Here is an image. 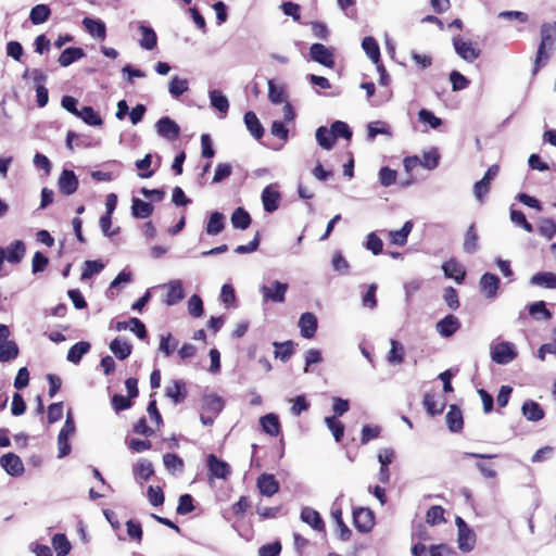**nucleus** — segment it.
Listing matches in <instances>:
<instances>
[{"label": "nucleus", "instance_id": "nucleus-1", "mask_svg": "<svg viewBox=\"0 0 556 556\" xmlns=\"http://www.w3.org/2000/svg\"><path fill=\"white\" fill-rule=\"evenodd\" d=\"M540 45L536 51L533 74L535 75L543 65L547 63L551 56V51L554 50L556 42V24L544 23L540 29Z\"/></svg>", "mask_w": 556, "mask_h": 556}, {"label": "nucleus", "instance_id": "nucleus-2", "mask_svg": "<svg viewBox=\"0 0 556 556\" xmlns=\"http://www.w3.org/2000/svg\"><path fill=\"white\" fill-rule=\"evenodd\" d=\"M353 525L362 533L371 531L375 526V515L369 508L359 507L353 511Z\"/></svg>", "mask_w": 556, "mask_h": 556}, {"label": "nucleus", "instance_id": "nucleus-3", "mask_svg": "<svg viewBox=\"0 0 556 556\" xmlns=\"http://www.w3.org/2000/svg\"><path fill=\"white\" fill-rule=\"evenodd\" d=\"M453 46L456 53L467 62H472L480 55V49L473 42L464 40L459 36L453 38Z\"/></svg>", "mask_w": 556, "mask_h": 556}, {"label": "nucleus", "instance_id": "nucleus-4", "mask_svg": "<svg viewBox=\"0 0 556 556\" xmlns=\"http://www.w3.org/2000/svg\"><path fill=\"white\" fill-rule=\"evenodd\" d=\"M162 289L165 290L163 303L168 306L179 303L185 298L182 282L178 279L170 280L169 282L163 285Z\"/></svg>", "mask_w": 556, "mask_h": 556}, {"label": "nucleus", "instance_id": "nucleus-5", "mask_svg": "<svg viewBox=\"0 0 556 556\" xmlns=\"http://www.w3.org/2000/svg\"><path fill=\"white\" fill-rule=\"evenodd\" d=\"M311 59L326 67L334 66L333 52L323 43H313L309 48Z\"/></svg>", "mask_w": 556, "mask_h": 556}, {"label": "nucleus", "instance_id": "nucleus-6", "mask_svg": "<svg viewBox=\"0 0 556 556\" xmlns=\"http://www.w3.org/2000/svg\"><path fill=\"white\" fill-rule=\"evenodd\" d=\"M0 465L5 472L12 477H20L25 471L21 457L14 453H7L2 455L0 457Z\"/></svg>", "mask_w": 556, "mask_h": 556}, {"label": "nucleus", "instance_id": "nucleus-7", "mask_svg": "<svg viewBox=\"0 0 556 556\" xmlns=\"http://www.w3.org/2000/svg\"><path fill=\"white\" fill-rule=\"evenodd\" d=\"M155 126L156 131L161 137L169 141L177 140L179 138L180 127L175 121H173L168 116L160 118Z\"/></svg>", "mask_w": 556, "mask_h": 556}, {"label": "nucleus", "instance_id": "nucleus-8", "mask_svg": "<svg viewBox=\"0 0 556 556\" xmlns=\"http://www.w3.org/2000/svg\"><path fill=\"white\" fill-rule=\"evenodd\" d=\"M287 291L288 285L280 281H274L271 287L263 286L261 288L264 301H273L276 303H282L285 301Z\"/></svg>", "mask_w": 556, "mask_h": 556}, {"label": "nucleus", "instance_id": "nucleus-9", "mask_svg": "<svg viewBox=\"0 0 556 556\" xmlns=\"http://www.w3.org/2000/svg\"><path fill=\"white\" fill-rule=\"evenodd\" d=\"M78 179L71 169H64L58 180L59 191L64 195H71L78 189Z\"/></svg>", "mask_w": 556, "mask_h": 556}, {"label": "nucleus", "instance_id": "nucleus-10", "mask_svg": "<svg viewBox=\"0 0 556 556\" xmlns=\"http://www.w3.org/2000/svg\"><path fill=\"white\" fill-rule=\"evenodd\" d=\"M206 463L210 475L214 478L225 480L231 473L230 466L226 462L217 458L214 454L207 456Z\"/></svg>", "mask_w": 556, "mask_h": 556}, {"label": "nucleus", "instance_id": "nucleus-11", "mask_svg": "<svg viewBox=\"0 0 556 556\" xmlns=\"http://www.w3.org/2000/svg\"><path fill=\"white\" fill-rule=\"evenodd\" d=\"M500 283V278L491 273L483 274L479 281L480 290L488 299H493L497 295Z\"/></svg>", "mask_w": 556, "mask_h": 556}, {"label": "nucleus", "instance_id": "nucleus-12", "mask_svg": "<svg viewBox=\"0 0 556 556\" xmlns=\"http://www.w3.org/2000/svg\"><path fill=\"white\" fill-rule=\"evenodd\" d=\"M331 517L337 525L338 538L341 541H349L352 536L351 529L345 525L343 520V511L340 505L334 503L331 507Z\"/></svg>", "mask_w": 556, "mask_h": 556}, {"label": "nucleus", "instance_id": "nucleus-13", "mask_svg": "<svg viewBox=\"0 0 556 556\" xmlns=\"http://www.w3.org/2000/svg\"><path fill=\"white\" fill-rule=\"evenodd\" d=\"M300 518L303 522L311 526L318 532H326V525L320 514L312 507H303L300 514Z\"/></svg>", "mask_w": 556, "mask_h": 556}, {"label": "nucleus", "instance_id": "nucleus-14", "mask_svg": "<svg viewBox=\"0 0 556 556\" xmlns=\"http://www.w3.org/2000/svg\"><path fill=\"white\" fill-rule=\"evenodd\" d=\"M460 326L459 319L450 314L437 323L435 329L442 337L448 338L456 333Z\"/></svg>", "mask_w": 556, "mask_h": 556}, {"label": "nucleus", "instance_id": "nucleus-15", "mask_svg": "<svg viewBox=\"0 0 556 556\" xmlns=\"http://www.w3.org/2000/svg\"><path fill=\"white\" fill-rule=\"evenodd\" d=\"M281 201L280 192L273 186H267L262 192V202L264 210L267 213H273L278 210Z\"/></svg>", "mask_w": 556, "mask_h": 556}, {"label": "nucleus", "instance_id": "nucleus-16", "mask_svg": "<svg viewBox=\"0 0 556 556\" xmlns=\"http://www.w3.org/2000/svg\"><path fill=\"white\" fill-rule=\"evenodd\" d=\"M186 383L181 380H172L165 388V395L175 404L182 403L187 397Z\"/></svg>", "mask_w": 556, "mask_h": 556}, {"label": "nucleus", "instance_id": "nucleus-17", "mask_svg": "<svg viewBox=\"0 0 556 556\" xmlns=\"http://www.w3.org/2000/svg\"><path fill=\"white\" fill-rule=\"evenodd\" d=\"M442 269L447 278L454 279L457 283H462L466 277L464 266L455 258H450L443 263Z\"/></svg>", "mask_w": 556, "mask_h": 556}, {"label": "nucleus", "instance_id": "nucleus-18", "mask_svg": "<svg viewBox=\"0 0 556 556\" xmlns=\"http://www.w3.org/2000/svg\"><path fill=\"white\" fill-rule=\"evenodd\" d=\"M300 332L303 338H314L317 330V318L313 313H304L299 319Z\"/></svg>", "mask_w": 556, "mask_h": 556}, {"label": "nucleus", "instance_id": "nucleus-19", "mask_svg": "<svg viewBox=\"0 0 556 556\" xmlns=\"http://www.w3.org/2000/svg\"><path fill=\"white\" fill-rule=\"evenodd\" d=\"M257 488L264 496H273L279 491V483L274 475L263 473L257 478Z\"/></svg>", "mask_w": 556, "mask_h": 556}, {"label": "nucleus", "instance_id": "nucleus-20", "mask_svg": "<svg viewBox=\"0 0 556 556\" xmlns=\"http://www.w3.org/2000/svg\"><path fill=\"white\" fill-rule=\"evenodd\" d=\"M516 357L510 343L503 342L497 344L492 352V359L497 364H507Z\"/></svg>", "mask_w": 556, "mask_h": 556}, {"label": "nucleus", "instance_id": "nucleus-21", "mask_svg": "<svg viewBox=\"0 0 556 556\" xmlns=\"http://www.w3.org/2000/svg\"><path fill=\"white\" fill-rule=\"evenodd\" d=\"M445 419H446L447 428L450 429V431L460 432L463 430V428H464L463 413L457 405H455V404L450 405V409L446 414Z\"/></svg>", "mask_w": 556, "mask_h": 556}, {"label": "nucleus", "instance_id": "nucleus-22", "mask_svg": "<svg viewBox=\"0 0 556 556\" xmlns=\"http://www.w3.org/2000/svg\"><path fill=\"white\" fill-rule=\"evenodd\" d=\"M262 430L270 435L278 437L281 432V425L277 415L270 413L260 418Z\"/></svg>", "mask_w": 556, "mask_h": 556}, {"label": "nucleus", "instance_id": "nucleus-23", "mask_svg": "<svg viewBox=\"0 0 556 556\" xmlns=\"http://www.w3.org/2000/svg\"><path fill=\"white\" fill-rule=\"evenodd\" d=\"M83 25L85 26L88 34L92 37H96L100 40H104L106 37V27L105 24L100 20H93L91 17H85L83 20Z\"/></svg>", "mask_w": 556, "mask_h": 556}, {"label": "nucleus", "instance_id": "nucleus-24", "mask_svg": "<svg viewBox=\"0 0 556 556\" xmlns=\"http://www.w3.org/2000/svg\"><path fill=\"white\" fill-rule=\"evenodd\" d=\"M422 404L427 413L431 416L441 415L445 408V402L438 401L437 395L430 392L424 395Z\"/></svg>", "mask_w": 556, "mask_h": 556}, {"label": "nucleus", "instance_id": "nucleus-25", "mask_svg": "<svg viewBox=\"0 0 556 556\" xmlns=\"http://www.w3.org/2000/svg\"><path fill=\"white\" fill-rule=\"evenodd\" d=\"M522 414L530 421H539L544 418L545 413L541 405L534 401H526L522 405Z\"/></svg>", "mask_w": 556, "mask_h": 556}, {"label": "nucleus", "instance_id": "nucleus-26", "mask_svg": "<svg viewBox=\"0 0 556 556\" xmlns=\"http://www.w3.org/2000/svg\"><path fill=\"white\" fill-rule=\"evenodd\" d=\"M478 241H479V235L477 231V227H476V224L472 223L471 225H469V227L467 228L466 233H465L464 244H463L464 251L468 254L475 253L479 248Z\"/></svg>", "mask_w": 556, "mask_h": 556}, {"label": "nucleus", "instance_id": "nucleus-27", "mask_svg": "<svg viewBox=\"0 0 556 556\" xmlns=\"http://www.w3.org/2000/svg\"><path fill=\"white\" fill-rule=\"evenodd\" d=\"M84 55L85 52L81 48L70 47L62 51L58 59V62L61 66L66 67L81 59Z\"/></svg>", "mask_w": 556, "mask_h": 556}, {"label": "nucleus", "instance_id": "nucleus-28", "mask_svg": "<svg viewBox=\"0 0 556 556\" xmlns=\"http://www.w3.org/2000/svg\"><path fill=\"white\" fill-rule=\"evenodd\" d=\"M139 30L141 33V38L139 40L140 47L146 50H153L157 45V36L153 28L140 25Z\"/></svg>", "mask_w": 556, "mask_h": 556}, {"label": "nucleus", "instance_id": "nucleus-29", "mask_svg": "<svg viewBox=\"0 0 556 556\" xmlns=\"http://www.w3.org/2000/svg\"><path fill=\"white\" fill-rule=\"evenodd\" d=\"M244 124L255 139L263 137L264 128L254 112L249 111L244 114Z\"/></svg>", "mask_w": 556, "mask_h": 556}, {"label": "nucleus", "instance_id": "nucleus-30", "mask_svg": "<svg viewBox=\"0 0 556 556\" xmlns=\"http://www.w3.org/2000/svg\"><path fill=\"white\" fill-rule=\"evenodd\" d=\"M230 220L233 228L242 230L249 228L252 222L249 212L243 207H237L231 214Z\"/></svg>", "mask_w": 556, "mask_h": 556}, {"label": "nucleus", "instance_id": "nucleus-31", "mask_svg": "<svg viewBox=\"0 0 556 556\" xmlns=\"http://www.w3.org/2000/svg\"><path fill=\"white\" fill-rule=\"evenodd\" d=\"M362 47L374 64L381 62L380 48L374 37L367 36L362 41Z\"/></svg>", "mask_w": 556, "mask_h": 556}, {"label": "nucleus", "instance_id": "nucleus-32", "mask_svg": "<svg viewBox=\"0 0 556 556\" xmlns=\"http://www.w3.org/2000/svg\"><path fill=\"white\" fill-rule=\"evenodd\" d=\"M274 354L281 362H288L294 353V343L291 340L285 342H274Z\"/></svg>", "mask_w": 556, "mask_h": 556}, {"label": "nucleus", "instance_id": "nucleus-33", "mask_svg": "<svg viewBox=\"0 0 556 556\" xmlns=\"http://www.w3.org/2000/svg\"><path fill=\"white\" fill-rule=\"evenodd\" d=\"M413 229V223L410 220H407L404 223L401 229L390 231V240L393 244L396 245H405L407 242V237Z\"/></svg>", "mask_w": 556, "mask_h": 556}, {"label": "nucleus", "instance_id": "nucleus-34", "mask_svg": "<svg viewBox=\"0 0 556 556\" xmlns=\"http://www.w3.org/2000/svg\"><path fill=\"white\" fill-rule=\"evenodd\" d=\"M52 546L56 556H67L72 548L71 542L64 533H56L53 535Z\"/></svg>", "mask_w": 556, "mask_h": 556}, {"label": "nucleus", "instance_id": "nucleus-35", "mask_svg": "<svg viewBox=\"0 0 556 556\" xmlns=\"http://www.w3.org/2000/svg\"><path fill=\"white\" fill-rule=\"evenodd\" d=\"M110 350L118 359L123 361L131 354L132 346L128 342L115 338L110 343Z\"/></svg>", "mask_w": 556, "mask_h": 556}, {"label": "nucleus", "instance_id": "nucleus-36", "mask_svg": "<svg viewBox=\"0 0 556 556\" xmlns=\"http://www.w3.org/2000/svg\"><path fill=\"white\" fill-rule=\"evenodd\" d=\"M153 205L150 202L142 201L138 198L132 199L131 212L137 218H148L153 213Z\"/></svg>", "mask_w": 556, "mask_h": 556}, {"label": "nucleus", "instance_id": "nucleus-37", "mask_svg": "<svg viewBox=\"0 0 556 556\" xmlns=\"http://www.w3.org/2000/svg\"><path fill=\"white\" fill-rule=\"evenodd\" d=\"M51 10L47 4L35 5L29 13V20L34 25L47 22L50 17Z\"/></svg>", "mask_w": 556, "mask_h": 556}, {"label": "nucleus", "instance_id": "nucleus-38", "mask_svg": "<svg viewBox=\"0 0 556 556\" xmlns=\"http://www.w3.org/2000/svg\"><path fill=\"white\" fill-rule=\"evenodd\" d=\"M90 350V343L80 341L72 345L67 352V359L74 364H78L81 357Z\"/></svg>", "mask_w": 556, "mask_h": 556}, {"label": "nucleus", "instance_id": "nucleus-39", "mask_svg": "<svg viewBox=\"0 0 556 556\" xmlns=\"http://www.w3.org/2000/svg\"><path fill=\"white\" fill-rule=\"evenodd\" d=\"M224 408V401L216 394H210L203 397V409L217 416Z\"/></svg>", "mask_w": 556, "mask_h": 556}, {"label": "nucleus", "instance_id": "nucleus-40", "mask_svg": "<svg viewBox=\"0 0 556 556\" xmlns=\"http://www.w3.org/2000/svg\"><path fill=\"white\" fill-rule=\"evenodd\" d=\"M476 535L473 531L467 526L464 531H458V547L464 552H470L475 547Z\"/></svg>", "mask_w": 556, "mask_h": 556}, {"label": "nucleus", "instance_id": "nucleus-41", "mask_svg": "<svg viewBox=\"0 0 556 556\" xmlns=\"http://www.w3.org/2000/svg\"><path fill=\"white\" fill-rule=\"evenodd\" d=\"M18 346L14 341H4L0 343V362L5 363L16 358Z\"/></svg>", "mask_w": 556, "mask_h": 556}, {"label": "nucleus", "instance_id": "nucleus-42", "mask_svg": "<svg viewBox=\"0 0 556 556\" xmlns=\"http://www.w3.org/2000/svg\"><path fill=\"white\" fill-rule=\"evenodd\" d=\"M316 140H317L318 144L325 150H330L336 143V140L333 138V132H331L330 129H328L324 126H320L317 128Z\"/></svg>", "mask_w": 556, "mask_h": 556}, {"label": "nucleus", "instance_id": "nucleus-43", "mask_svg": "<svg viewBox=\"0 0 556 556\" xmlns=\"http://www.w3.org/2000/svg\"><path fill=\"white\" fill-rule=\"evenodd\" d=\"M76 116L80 117L86 124L90 126H100L103 124L101 116L93 110L92 106H83Z\"/></svg>", "mask_w": 556, "mask_h": 556}, {"label": "nucleus", "instance_id": "nucleus-44", "mask_svg": "<svg viewBox=\"0 0 556 556\" xmlns=\"http://www.w3.org/2000/svg\"><path fill=\"white\" fill-rule=\"evenodd\" d=\"M538 232L547 240H552L556 236V222L552 218L544 217L539 220Z\"/></svg>", "mask_w": 556, "mask_h": 556}, {"label": "nucleus", "instance_id": "nucleus-45", "mask_svg": "<svg viewBox=\"0 0 556 556\" xmlns=\"http://www.w3.org/2000/svg\"><path fill=\"white\" fill-rule=\"evenodd\" d=\"M224 220H225V217L222 213H219V212L212 213L210 216V219L207 222V225H206V232L208 235L215 236V235L219 233L220 231H223V229L225 227Z\"/></svg>", "mask_w": 556, "mask_h": 556}, {"label": "nucleus", "instance_id": "nucleus-46", "mask_svg": "<svg viewBox=\"0 0 556 556\" xmlns=\"http://www.w3.org/2000/svg\"><path fill=\"white\" fill-rule=\"evenodd\" d=\"M531 282L547 289H556V275L551 271L538 273L531 278Z\"/></svg>", "mask_w": 556, "mask_h": 556}, {"label": "nucleus", "instance_id": "nucleus-47", "mask_svg": "<svg viewBox=\"0 0 556 556\" xmlns=\"http://www.w3.org/2000/svg\"><path fill=\"white\" fill-rule=\"evenodd\" d=\"M268 98L275 104H281L286 102V90L283 86H277L273 79H269Z\"/></svg>", "mask_w": 556, "mask_h": 556}, {"label": "nucleus", "instance_id": "nucleus-48", "mask_svg": "<svg viewBox=\"0 0 556 556\" xmlns=\"http://www.w3.org/2000/svg\"><path fill=\"white\" fill-rule=\"evenodd\" d=\"M404 346L396 340H391V349L388 353V362L390 364H402L404 362Z\"/></svg>", "mask_w": 556, "mask_h": 556}, {"label": "nucleus", "instance_id": "nucleus-49", "mask_svg": "<svg viewBox=\"0 0 556 556\" xmlns=\"http://www.w3.org/2000/svg\"><path fill=\"white\" fill-rule=\"evenodd\" d=\"M444 508L441 505L431 506L426 514V521L431 526H435L445 521Z\"/></svg>", "mask_w": 556, "mask_h": 556}, {"label": "nucleus", "instance_id": "nucleus-50", "mask_svg": "<svg viewBox=\"0 0 556 556\" xmlns=\"http://www.w3.org/2000/svg\"><path fill=\"white\" fill-rule=\"evenodd\" d=\"M134 473L148 481L154 475L152 463L147 459L139 460L134 467Z\"/></svg>", "mask_w": 556, "mask_h": 556}, {"label": "nucleus", "instance_id": "nucleus-51", "mask_svg": "<svg viewBox=\"0 0 556 556\" xmlns=\"http://www.w3.org/2000/svg\"><path fill=\"white\" fill-rule=\"evenodd\" d=\"M211 104L214 109L220 113H226L229 109L228 99L218 90H212L210 92Z\"/></svg>", "mask_w": 556, "mask_h": 556}, {"label": "nucleus", "instance_id": "nucleus-52", "mask_svg": "<svg viewBox=\"0 0 556 556\" xmlns=\"http://www.w3.org/2000/svg\"><path fill=\"white\" fill-rule=\"evenodd\" d=\"M529 313L536 319L548 320L552 318L551 311L546 307L543 301L534 302L529 306Z\"/></svg>", "mask_w": 556, "mask_h": 556}, {"label": "nucleus", "instance_id": "nucleus-53", "mask_svg": "<svg viewBox=\"0 0 556 556\" xmlns=\"http://www.w3.org/2000/svg\"><path fill=\"white\" fill-rule=\"evenodd\" d=\"M325 421L332 432V435L337 442H340L344 435V425L336 416L326 417Z\"/></svg>", "mask_w": 556, "mask_h": 556}, {"label": "nucleus", "instance_id": "nucleus-54", "mask_svg": "<svg viewBox=\"0 0 556 556\" xmlns=\"http://www.w3.org/2000/svg\"><path fill=\"white\" fill-rule=\"evenodd\" d=\"M331 132H333V138L337 140L338 138H344L350 140L352 138V130L345 122L336 121L331 127Z\"/></svg>", "mask_w": 556, "mask_h": 556}, {"label": "nucleus", "instance_id": "nucleus-55", "mask_svg": "<svg viewBox=\"0 0 556 556\" xmlns=\"http://www.w3.org/2000/svg\"><path fill=\"white\" fill-rule=\"evenodd\" d=\"M491 184L492 182L490 180H484V177H482L473 185V194L479 203L484 202L485 197L491 190Z\"/></svg>", "mask_w": 556, "mask_h": 556}, {"label": "nucleus", "instance_id": "nucleus-56", "mask_svg": "<svg viewBox=\"0 0 556 556\" xmlns=\"http://www.w3.org/2000/svg\"><path fill=\"white\" fill-rule=\"evenodd\" d=\"M104 268L101 261H86L81 271V280L89 279L92 275L99 274Z\"/></svg>", "mask_w": 556, "mask_h": 556}, {"label": "nucleus", "instance_id": "nucleus-57", "mask_svg": "<svg viewBox=\"0 0 556 556\" xmlns=\"http://www.w3.org/2000/svg\"><path fill=\"white\" fill-rule=\"evenodd\" d=\"M169 92L174 98H179L188 90V81L175 76L169 83Z\"/></svg>", "mask_w": 556, "mask_h": 556}, {"label": "nucleus", "instance_id": "nucleus-58", "mask_svg": "<svg viewBox=\"0 0 556 556\" xmlns=\"http://www.w3.org/2000/svg\"><path fill=\"white\" fill-rule=\"evenodd\" d=\"M510 220L515 225L521 227L527 232H532L533 231L532 224L527 220L526 215L523 214V212H521L519 210H510Z\"/></svg>", "mask_w": 556, "mask_h": 556}, {"label": "nucleus", "instance_id": "nucleus-59", "mask_svg": "<svg viewBox=\"0 0 556 556\" xmlns=\"http://www.w3.org/2000/svg\"><path fill=\"white\" fill-rule=\"evenodd\" d=\"M163 463H164V466L170 470V471H176V470H182L184 469V460L176 454H173V453H167L163 456Z\"/></svg>", "mask_w": 556, "mask_h": 556}, {"label": "nucleus", "instance_id": "nucleus-60", "mask_svg": "<svg viewBox=\"0 0 556 556\" xmlns=\"http://www.w3.org/2000/svg\"><path fill=\"white\" fill-rule=\"evenodd\" d=\"M397 177L396 170L389 166H383L379 170V181L383 187H390L395 184Z\"/></svg>", "mask_w": 556, "mask_h": 556}, {"label": "nucleus", "instance_id": "nucleus-61", "mask_svg": "<svg viewBox=\"0 0 556 556\" xmlns=\"http://www.w3.org/2000/svg\"><path fill=\"white\" fill-rule=\"evenodd\" d=\"M421 166L428 169H434L439 165L440 154L437 149H432L422 154Z\"/></svg>", "mask_w": 556, "mask_h": 556}, {"label": "nucleus", "instance_id": "nucleus-62", "mask_svg": "<svg viewBox=\"0 0 556 556\" xmlns=\"http://www.w3.org/2000/svg\"><path fill=\"white\" fill-rule=\"evenodd\" d=\"M194 510L193 497L186 493L179 497L176 511L178 515H187Z\"/></svg>", "mask_w": 556, "mask_h": 556}, {"label": "nucleus", "instance_id": "nucleus-63", "mask_svg": "<svg viewBox=\"0 0 556 556\" xmlns=\"http://www.w3.org/2000/svg\"><path fill=\"white\" fill-rule=\"evenodd\" d=\"M188 312L192 317H201L203 315V302L198 294L191 295L188 301Z\"/></svg>", "mask_w": 556, "mask_h": 556}, {"label": "nucleus", "instance_id": "nucleus-64", "mask_svg": "<svg viewBox=\"0 0 556 556\" xmlns=\"http://www.w3.org/2000/svg\"><path fill=\"white\" fill-rule=\"evenodd\" d=\"M450 80L452 83V88L454 91L466 89L470 81L463 74L457 71H453L450 74Z\"/></svg>", "mask_w": 556, "mask_h": 556}]
</instances>
